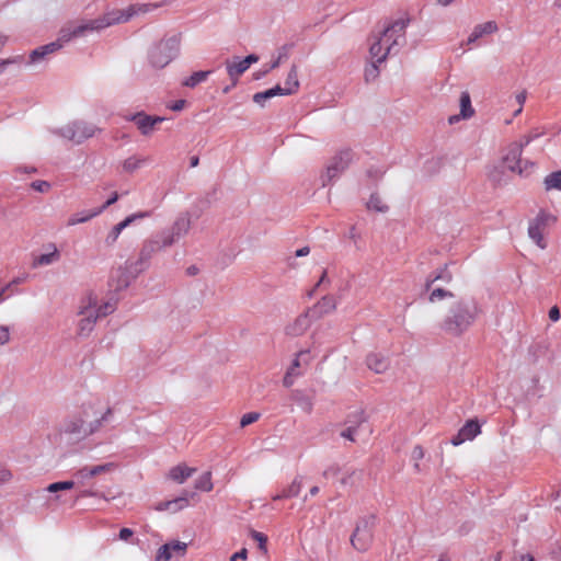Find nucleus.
I'll return each instance as SVG.
<instances>
[{"mask_svg": "<svg viewBox=\"0 0 561 561\" xmlns=\"http://www.w3.org/2000/svg\"><path fill=\"white\" fill-rule=\"evenodd\" d=\"M285 57V54H280L273 62L266 66L264 73L270 72L271 70L277 68L282 61V58Z\"/></svg>", "mask_w": 561, "mask_h": 561, "instance_id": "58", "label": "nucleus"}, {"mask_svg": "<svg viewBox=\"0 0 561 561\" xmlns=\"http://www.w3.org/2000/svg\"><path fill=\"white\" fill-rule=\"evenodd\" d=\"M523 150L524 144L515 141L507 146L506 152L503 156V162L506 168L519 175L527 174L534 168L533 162L522 160Z\"/></svg>", "mask_w": 561, "mask_h": 561, "instance_id": "9", "label": "nucleus"}, {"mask_svg": "<svg viewBox=\"0 0 561 561\" xmlns=\"http://www.w3.org/2000/svg\"><path fill=\"white\" fill-rule=\"evenodd\" d=\"M84 419L81 416H72L67 419L61 426V432L70 435L77 439L85 438L99 432L105 423L110 422L112 417L111 408H100L95 411V417L88 420L90 413L88 410L83 412Z\"/></svg>", "mask_w": 561, "mask_h": 561, "instance_id": "3", "label": "nucleus"}, {"mask_svg": "<svg viewBox=\"0 0 561 561\" xmlns=\"http://www.w3.org/2000/svg\"><path fill=\"white\" fill-rule=\"evenodd\" d=\"M445 298H454L457 299L455 294L450 290H446L443 288H435L428 295V301L434 304L436 301L443 300Z\"/></svg>", "mask_w": 561, "mask_h": 561, "instance_id": "41", "label": "nucleus"}, {"mask_svg": "<svg viewBox=\"0 0 561 561\" xmlns=\"http://www.w3.org/2000/svg\"><path fill=\"white\" fill-rule=\"evenodd\" d=\"M101 214V210H83L80 213L72 214L68 220L67 226L72 227L79 224H84Z\"/></svg>", "mask_w": 561, "mask_h": 561, "instance_id": "27", "label": "nucleus"}, {"mask_svg": "<svg viewBox=\"0 0 561 561\" xmlns=\"http://www.w3.org/2000/svg\"><path fill=\"white\" fill-rule=\"evenodd\" d=\"M31 187L36 192L47 193L51 188V185L47 181L37 180L32 182Z\"/></svg>", "mask_w": 561, "mask_h": 561, "instance_id": "52", "label": "nucleus"}, {"mask_svg": "<svg viewBox=\"0 0 561 561\" xmlns=\"http://www.w3.org/2000/svg\"><path fill=\"white\" fill-rule=\"evenodd\" d=\"M461 436L467 438L468 440L473 439L481 432L480 425L477 421L469 420L466 424L459 430Z\"/></svg>", "mask_w": 561, "mask_h": 561, "instance_id": "32", "label": "nucleus"}, {"mask_svg": "<svg viewBox=\"0 0 561 561\" xmlns=\"http://www.w3.org/2000/svg\"><path fill=\"white\" fill-rule=\"evenodd\" d=\"M277 95H282L280 85H276L266 91L255 93L253 95V101H254V103H256L257 105L263 107V106H265V103L267 100H270L274 96H277Z\"/></svg>", "mask_w": 561, "mask_h": 561, "instance_id": "30", "label": "nucleus"}, {"mask_svg": "<svg viewBox=\"0 0 561 561\" xmlns=\"http://www.w3.org/2000/svg\"><path fill=\"white\" fill-rule=\"evenodd\" d=\"M543 232V227H540V225L534 222L533 220L530 221L528 227V236L542 250L547 248Z\"/></svg>", "mask_w": 561, "mask_h": 561, "instance_id": "26", "label": "nucleus"}, {"mask_svg": "<svg viewBox=\"0 0 561 561\" xmlns=\"http://www.w3.org/2000/svg\"><path fill=\"white\" fill-rule=\"evenodd\" d=\"M118 199V195L117 193H114L106 202L103 206H101L100 208H98L96 210H101L104 211L108 206L113 205L114 203H116Z\"/></svg>", "mask_w": 561, "mask_h": 561, "instance_id": "59", "label": "nucleus"}, {"mask_svg": "<svg viewBox=\"0 0 561 561\" xmlns=\"http://www.w3.org/2000/svg\"><path fill=\"white\" fill-rule=\"evenodd\" d=\"M172 556L171 546L165 543L159 548L156 561H169Z\"/></svg>", "mask_w": 561, "mask_h": 561, "instance_id": "47", "label": "nucleus"}, {"mask_svg": "<svg viewBox=\"0 0 561 561\" xmlns=\"http://www.w3.org/2000/svg\"><path fill=\"white\" fill-rule=\"evenodd\" d=\"M128 119L135 123L142 135L148 136L153 131L154 126L158 123L163 122L164 118L160 116H150L144 112H139L131 115Z\"/></svg>", "mask_w": 561, "mask_h": 561, "instance_id": "18", "label": "nucleus"}, {"mask_svg": "<svg viewBox=\"0 0 561 561\" xmlns=\"http://www.w3.org/2000/svg\"><path fill=\"white\" fill-rule=\"evenodd\" d=\"M133 536V530L129 528H122L119 531V539L121 540H128Z\"/></svg>", "mask_w": 561, "mask_h": 561, "instance_id": "63", "label": "nucleus"}, {"mask_svg": "<svg viewBox=\"0 0 561 561\" xmlns=\"http://www.w3.org/2000/svg\"><path fill=\"white\" fill-rule=\"evenodd\" d=\"M211 71H196L183 81V85L187 88H195L197 84L207 80Z\"/></svg>", "mask_w": 561, "mask_h": 561, "instance_id": "35", "label": "nucleus"}, {"mask_svg": "<svg viewBox=\"0 0 561 561\" xmlns=\"http://www.w3.org/2000/svg\"><path fill=\"white\" fill-rule=\"evenodd\" d=\"M156 7V4H131L126 9H115L98 19L78 23V32L82 36L90 32H100L114 24L127 22L133 16L152 12Z\"/></svg>", "mask_w": 561, "mask_h": 561, "instance_id": "2", "label": "nucleus"}, {"mask_svg": "<svg viewBox=\"0 0 561 561\" xmlns=\"http://www.w3.org/2000/svg\"><path fill=\"white\" fill-rule=\"evenodd\" d=\"M80 36L82 35L78 32V23H69L60 30L58 38L62 44H66L71 39Z\"/></svg>", "mask_w": 561, "mask_h": 561, "instance_id": "31", "label": "nucleus"}, {"mask_svg": "<svg viewBox=\"0 0 561 561\" xmlns=\"http://www.w3.org/2000/svg\"><path fill=\"white\" fill-rule=\"evenodd\" d=\"M76 486V482L73 480H69V481H59V482H54V483H50L46 490L50 493H56V492H59V491H65V490H70L72 488Z\"/></svg>", "mask_w": 561, "mask_h": 561, "instance_id": "43", "label": "nucleus"}, {"mask_svg": "<svg viewBox=\"0 0 561 561\" xmlns=\"http://www.w3.org/2000/svg\"><path fill=\"white\" fill-rule=\"evenodd\" d=\"M412 457L415 460H420L424 457V451L421 446H415L412 451Z\"/></svg>", "mask_w": 561, "mask_h": 561, "instance_id": "62", "label": "nucleus"}, {"mask_svg": "<svg viewBox=\"0 0 561 561\" xmlns=\"http://www.w3.org/2000/svg\"><path fill=\"white\" fill-rule=\"evenodd\" d=\"M149 216V211H138L127 216L124 220L112 227V229L107 232V234L104 238V244L106 247H113L125 228L129 227L135 221L145 219Z\"/></svg>", "mask_w": 561, "mask_h": 561, "instance_id": "13", "label": "nucleus"}, {"mask_svg": "<svg viewBox=\"0 0 561 561\" xmlns=\"http://www.w3.org/2000/svg\"><path fill=\"white\" fill-rule=\"evenodd\" d=\"M366 422V417L363 411H356L350 414L345 421V426H357V433H359L362 425Z\"/></svg>", "mask_w": 561, "mask_h": 561, "instance_id": "39", "label": "nucleus"}, {"mask_svg": "<svg viewBox=\"0 0 561 561\" xmlns=\"http://www.w3.org/2000/svg\"><path fill=\"white\" fill-rule=\"evenodd\" d=\"M526 98H527L526 91L518 92L514 96V102L517 105V108L514 111V116H517V115H519L522 113L523 106H524L525 101H526Z\"/></svg>", "mask_w": 561, "mask_h": 561, "instance_id": "50", "label": "nucleus"}, {"mask_svg": "<svg viewBox=\"0 0 561 561\" xmlns=\"http://www.w3.org/2000/svg\"><path fill=\"white\" fill-rule=\"evenodd\" d=\"M367 207L371 210L385 213L388 210L387 204L382 201V198L378 194H371Z\"/></svg>", "mask_w": 561, "mask_h": 561, "instance_id": "42", "label": "nucleus"}, {"mask_svg": "<svg viewBox=\"0 0 561 561\" xmlns=\"http://www.w3.org/2000/svg\"><path fill=\"white\" fill-rule=\"evenodd\" d=\"M196 472L195 468L188 467L185 463H180L172 467L168 472V478L179 484L184 483Z\"/></svg>", "mask_w": 561, "mask_h": 561, "instance_id": "22", "label": "nucleus"}, {"mask_svg": "<svg viewBox=\"0 0 561 561\" xmlns=\"http://www.w3.org/2000/svg\"><path fill=\"white\" fill-rule=\"evenodd\" d=\"M94 308L98 310V318L106 317L116 309V301L111 299L103 304H99L98 296L94 294Z\"/></svg>", "mask_w": 561, "mask_h": 561, "instance_id": "34", "label": "nucleus"}, {"mask_svg": "<svg viewBox=\"0 0 561 561\" xmlns=\"http://www.w3.org/2000/svg\"><path fill=\"white\" fill-rule=\"evenodd\" d=\"M11 341V327L0 324V346L7 345Z\"/></svg>", "mask_w": 561, "mask_h": 561, "instance_id": "48", "label": "nucleus"}, {"mask_svg": "<svg viewBox=\"0 0 561 561\" xmlns=\"http://www.w3.org/2000/svg\"><path fill=\"white\" fill-rule=\"evenodd\" d=\"M46 252L34 255L32 260V267L38 268L42 266L53 265L60 261L61 254L55 243H49L45 247Z\"/></svg>", "mask_w": 561, "mask_h": 561, "instance_id": "17", "label": "nucleus"}, {"mask_svg": "<svg viewBox=\"0 0 561 561\" xmlns=\"http://www.w3.org/2000/svg\"><path fill=\"white\" fill-rule=\"evenodd\" d=\"M366 365L371 371L383 374L389 368V359L380 353H370L366 357Z\"/></svg>", "mask_w": 561, "mask_h": 561, "instance_id": "21", "label": "nucleus"}, {"mask_svg": "<svg viewBox=\"0 0 561 561\" xmlns=\"http://www.w3.org/2000/svg\"><path fill=\"white\" fill-rule=\"evenodd\" d=\"M252 537L254 540H256L259 542V547L261 549H264L265 548V543H266V536L262 533H259V531H252Z\"/></svg>", "mask_w": 561, "mask_h": 561, "instance_id": "56", "label": "nucleus"}, {"mask_svg": "<svg viewBox=\"0 0 561 561\" xmlns=\"http://www.w3.org/2000/svg\"><path fill=\"white\" fill-rule=\"evenodd\" d=\"M76 485H83L88 479L93 478L89 467H83L73 474Z\"/></svg>", "mask_w": 561, "mask_h": 561, "instance_id": "45", "label": "nucleus"}, {"mask_svg": "<svg viewBox=\"0 0 561 561\" xmlns=\"http://www.w3.org/2000/svg\"><path fill=\"white\" fill-rule=\"evenodd\" d=\"M299 88L298 73L296 66H293L289 72L287 73V78L285 80L284 87L282 89V95H290L295 93Z\"/></svg>", "mask_w": 561, "mask_h": 561, "instance_id": "25", "label": "nucleus"}, {"mask_svg": "<svg viewBox=\"0 0 561 561\" xmlns=\"http://www.w3.org/2000/svg\"><path fill=\"white\" fill-rule=\"evenodd\" d=\"M293 398L306 413H310L312 411L313 403L309 397L305 396L300 391H296L294 392Z\"/></svg>", "mask_w": 561, "mask_h": 561, "instance_id": "40", "label": "nucleus"}, {"mask_svg": "<svg viewBox=\"0 0 561 561\" xmlns=\"http://www.w3.org/2000/svg\"><path fill=\"white\" fill-rule=\"evenodd\" d=\"M190 227L191 219L188 215L179 216L170 229L162 231V234L165 237V243L174 244L188 232Z\"/></svg>", "mask_w": 561, "mask_h": 561, "instance_id": "15", "label": "nucleus"}, {"mask_svg": "<svg viewBox=\"0 0 561 561\" xmlns=\"http://www.w3.org/2000/svg\"><path fill=\"white\" fill-rule=\"evenodd\" d=\"M436 280H443L448 284L453 280V274L448 271V268L446 266L439 268L438 271H436L434 274L430 275L426 278V283H425L426 288L430 289L431 286Z\"/></svg>", "mask_w": 561, "mask_h": 561, "instance_id": "29", "label": "nucleus"}, {"mask_svg": "<svg viewBox=\"0 0 561 561\" xmlns=\"http://www.w3.org/2000/svg\"><path fill=\"white\" fill-rule=\"evenodd\" d=\"M557 220L558 218L556 215L546 210H540L538 215L533 219L534 222L540 225V227H543L545 229L554 225Z\"/></svg>", "mask_w": 561, "mask_h": 561, "instance_id": "37", "label": "nucleus"}, {"mask_svg": "<svg viewBox=\"0 0 561 561\" xmlns=\"http://www.w3.org/2000/svg\"><path fill=\"white\" fill-rule=\"evenodd\" d=\"M546 191L557 190L561 192V170L548 174L543 180Z\"/></svg>", "mask_w": 561, "mask_h": 561, "instance_id": "36", "label": "nucleus"}, {"mask_svg": "<svg viewBox=\"0 0 561 561\" xmlns=\"http://www.w3.org/2000/svg\"><path fill=\"white\" fill-rule=\"evenodd\" d=\"M460 114L451 115L448 118L449 124H455L459 122L461 118L467 119L470 118L474 114V110L471 105L470 94L467 91H463L460 94Z\"/></svg>", "mask_w": 561, "mask_h": 561, "instance_id": "20", "label": "nucleus"}, {"mask_svg": "<svg viewBox=\"0 0 561 561\" xmlns=\"http://www.w3.org/2000/svg\"><path fill=\"white\" fill-rule=\"evenodd\" d=\"M168 545L171 546L172 554L173 553H178V554L183 556L185 553V551H186V548H187V545L185 542H182V541H173V542H170Z\"/></svg>", "mask_w": 561, "mask_h": 561, "instance_id": "53", "label": "nucleus"}, {"mask_svg": "<svg viewBox=\"0 0 561 561\" xmlns=\"http://www.w3.org/2000/svg\"><path fill=\"white\" fill-rule=\"evenodd\" d=\"M149 162V158L131 156L124 160L122 167L127 173H134Z\"/></svg>", "mask_w": 561, "mask_h": 561, "instance_id": "28", "label": "nucleus"}, {"mask_svg": "<svg viewBox=\"0 0 561 561\" xmlns=\"http://www.w3.org/2000/svg\"><path fill=\"white\" fill-rule=\"evenodd\" d=\"M12 474L9 470L2 469L0 470V484L8 482L11 479Z\"/></svg>", "mask_w": 561, "mask_h": 561, "instance_id": "64", "label": "nucleus"}, {"mask_svg": "<svg viewBox=\"0 0 561 561\" xmlns=\"http://www.w3.org/2000/svg\"><path fill=\"white\" fill-rule=\"evenodd\" d=\"M99 128L90 123L82 121L71 122L58 130V134L75 144H81L85 139L93 137Z\"/></svg>", "mask_w": 561, "mask_h": 561, "instance_id": "10", "label": "nucleus"}, {"mask_svg": "<svg viewBox=\"0 0 561 561\" xmlns=\"http://www.w3.org/2000/svg\"><path fill=\"white\" fill-rule=\"evenodd\" d=\"M261 414L257 412H249L242 415L240 420V426L245 427L260 419Z\"/></svg>", "mask_w": 561, "mask_h": 561, "instance_id": "49", "label": "nucleus"}, {"mask_svg": "<svg viewBox=\"0 0 561 561\" xmlns=\"http://www.w3.org/2000/svg\"><path fill=\"white\" fill-rule=\"evenodd\" d=\"M499 30L494 21L477 24L467 38V45L478 44L483 37L496 33Z\"/></svg>", "mask_w": 561, "mask_h": 561, "instance_id": "19", "label": "nucleus"}, {"mask_svg": "<svg viewBox=\"0 0 561 561\" xmlns=\"http://www.w3.org/2000/svg\"><path fill=\"white\" fill-rule=\"evenodd\" d=\"M94 293L85 294L78 304L77 333L80 336H89L93 331L98 318V310L94 308Z\"/></svg>", "mask_w": 561, "mask_h": 561, "instance_id": "6", "label": "nucleus"}, {"mask_svg": "<svg viewBox=\"0 0 561 561\" xmlns=\"http://www.w3.org/2000/svg\"><path fill=\"white\" fill-rule=\"evenodd\" d=\"M309 351L304 350L298 352L283 378L284 387L290 388L294 385L295 380L304 374V369L309 365Z\"/></svg>", "mask_w": 561, "mask_h": 561, "instance_id": "12", "label": "nucleus"}, {"mask_svg": "<svg viewBox=\"0 0 561 561\" xmlns=\"http://www.w3.org/2000/svg\"><path fill=\"white\" fill-rule=\"evenodd\" d=\"M376 525V516L369 514L358 519L351 537L352 546L359 552L368 550L373 542V531Z\"/></svg>", "mask_w": 561, "mask_h": 561, "instance_id": "7", "label": "nucleus"}, {"mask_svg": "<svg viewBox=\"0 0 561 561\" xmlns=\"http://www.w3.org/2000/svg\"><path fill=\"white\" fill-rule=\"evenodd\" d=\"M549 318L551 321L556 322L560 319V310L557 306H553L550 310H549Z\"/></svg>", "mask_w": 561, "mask_h": 561, "instance_id": "61", "label": "nucleus"}, {"mask_svg": "<svg viewBox=\"0 0 561 561\" xmlns=\"http://www.w3.org/2000/svg\"><path fill=\"white\" fill-rule=\"evenodd\" d=\"M378 64L379 62H377L375 59H373L371 64L365 68L364 76H365V80L367 82L374 81L378 78V76H379Z\"/></svg>", "mask_w": 561, "mask_h": 561, "instance_id": "44", "label": "nucleus"}, {"mask_svg": "<svg viewBox=\"0 0 561 561\" xmlns=\"http://www.w3.org/2000/svg\"><path fill=\"white\" fill-rule=\"evenodd\" d=\"M168 247H171V244L165 243V237L162 232L145 240L139 251L137 264L140 268L148 266L151 257Z\"/></svg>", "mask_w": 561, "mask_h": 561, "instance_id": "11", "label": "nucleus"}, {"mask_svg": "<svg viewBox=\"0 0 561 561\" xmlns=\"http://www.w3.org/2000/svg\"><path fill=\"white\" fill-rule=\"evenodd\" d=\"M248 557L247 549H242L230 557V561L245 560Z\"/></svg>", "mask_w": 561, "mask_h": 561, "instance_id": "60", "label": "nucleus"}, {"mask_svg": "<svg viewBox=\"0 0 561 561\" xmlns=\"http://www.w3.org/2000/svg\"><path fill=\"white\" fill-rule=\"evenodd\" d=\"M302 489V479L300 477H296L293 482L285 488L280 493H277L273 496L274 501L289 499L298 496Z\"/></svg>", "mask_w": 561, "mask_h": 561, "instance_id": "24", "label": "nucleus"}, {"mask_svg": "<svg viewBox=\"0 0 561 561\" xmlns=\"http://www.w3.org/2000/svg\"><path fill=\"white\" fill-rule=\"evenodd\" d=\"M45 51L43 49V46L42 47H38L36 49H34L31 54H30V64H35V62H38L41 59H43L45 57Z\"/></svg>", "mask_w": 561, "mask_h": 561, "instance_id": "54", "label": "nucleus"}, {"mask_svg": "<svg viewBox=\"0 0 561 561\" xmlns=\"http://www.w3.org/2000/svg\"><path fill=\"white\" fill-rule=\"evenodd\" d=\"M89 468H90L92 477H95L98 474L111 471L114 468V463L108 462V463L93 466V467H89Z\"/></svg>", "mask_w": 561, "mask_h": 561, "instance_id": "51", "label": "nucleus"}, {"mask_svg": "<svg viewBox=\"0 0 561 561\" xmlns=\"http://www.w3.org/2000/svg\"><path fill=\"white\" fill-rule=\"evenodd\" d=\"M259 61V56L251 54L247 56L245 58L241 59L239 57L233 58L232 60H227L225 62L227 73L230 77V79L233 81V84L237 83L239 77L243 75L252 64H255Z\"/></svg>", "mask_w": 561, "mask_h": 561, "instance_id": "14", "label": "nucleus"}, {"mask_svg": "<svg viewBox=\"0 0 561 561\" xmlns=\"http://www.w3.org/2000/svg\"><path fill=\"white\" fill-rule=\"evenodd\" d=\"M480 312V306L474 299L458 297L448 306L437 328L447 336L460 337L474 324Z\"/></svg>", "mask_w": 561, "mask_h": 561, "instance_id": "1", "label": "nucleus"}, {"mask_svg": "<svg viewBox=\"0 0 561 561\" xmlns=\"http://www.w3.org/2000/svg\"><path fill=\"white\" fill-rule=\"evenodd\" d=\"M314 320L311 311L307 310L286 325L285 333L293 337L300 336L310 328Z\"/></svg>", "mask_w": 561, "mask_h": 561, "instance_id": "16", "label": "nucleus"}, {"mask_svg": "<svg viewBox=\"0 0 561 561\" xmlns=\"http://www.w3.org/2000/svg\"><path fill=\"white\" fill-rule=\"evenodd\" d=\"M64 46V44L58 38L56 42L49 43L47 45L43 46V49L45 51V55L51 54L58 49H60Z\"/></svg>", "mask_w": 561, "mask_h": 561, "instance_id": "55", "label": "nucleus"}, {"mask_svg": "<svg viewBox=\"0 0 561 561\" xmlns=\"http://www.w3.org/2000/svg\"><path fill=\"white\" fill-rule=\"evenodd\" d=\"M26 275L18 276L13 278L10 283H8L4 287L7 288V290H9L11 287L26 282Z\"/></svg>", "mask_w": 561, "mask_h": 561, "instance_id": "57", "label": "nucleus"}, {"mask_svg": "<svg viewBox=\"0 0 561 561\" xmlns=\"http://www.w3.org/2000/svg\"><path fill=\"white\" fill-rule=\"evenodd\" d=\"M359 433H357V426H345L341 432L340 436L342 438H345L350 442H356L357 436Z\"/></svg>", "mask_w": 561, "mask_h": 561, "instance_id": "46", "label": "nucleus"}, {"mask_svg": "<svg viewBox=\"0 0 561 561\" xmlns=\"http://www.w3.org/2000/svg\"><path fill=\"white\" fill-rule=\"evenodd\" d=\"M214 488L211 482V472H204L198 479L195 481V489L203 492H210Z\"/></svg>", "mask_w": 561, "mask_h": 561, "instance_id": "38", "label": "nucleus"}, {"mask_svg": "<svg viewBox=\"0 0 561 561\" xmlns=\"http://www.w3.org/2000/svg\"><path fill=\"white\" fill-rule=\"evenodd\" d=\"M353 159L351 150L339 151L328 163L325 170L320 175L321 186L325 187L333 181L340 178V175L350 167Z\"/></svg>", "mask_w": 561, "mask_h": 561, "instance_id": "8", "label": "nucleus"}, {"mask_svg": "<svg viewBox=\"0 0 561 561\" xmlns=\"http://www.w3.org/2000/svg\"><path fill=\"white\" fill-rule=\"evenodd\" d=\"M181 42V34H171L152 43L147 50L148 66L154 70L165 68L180 55Z\"/></svg>", "mask_w": 561, "mask_h": 561, "instance_id": "5", "label": "nucleus"}, {"mask_svg": "<svg viewBox=\"0 0 561 561\" xmlns=\"http://www.w3.org/2000/svg\"><path fill=\"white\" fill-rule=\"evenodd\" d=\"M405 26L403 20H397L380 34L373 35L369 47L370 58L377 62H383L394 47L400 45V41L404 37Z\"/></svg>", "mask_w": 561, "mask_h": 561, "instance_id": "4", "label": "nucleus"}, {"mask_svg": "<svg viewBox=\"0 0 561 561\" xmlns=\"http://www.w3.org/2000/svg\"><path fill=\"white\" fill-rule=\"evenodd\" d=\"M188 505L187 495L184 494L173 501H167L160 504L159 510H170L172 512H178Z\"/></svg>", "mask_w": 561, "mask_h": 561, "instance_id": "33", "label": "nucleus"}, {"mask_svg": "<svg viewBox=\"0 0 561 561\" xmlns=\"http://www.w3.org/2000/svg\"><path fill=\"white\" fill-rule=\"evenodd\" d=\"M336 308L335 299L331 296L323 297L319 302H317L312 308L308 309L311 311V314L314 319H318L324 314H328L334 311Z\"/></svg>", "mask_w": 561, "mask_h": 561, "instance_id": "23", "label": "nucleus"}]
</instances>
